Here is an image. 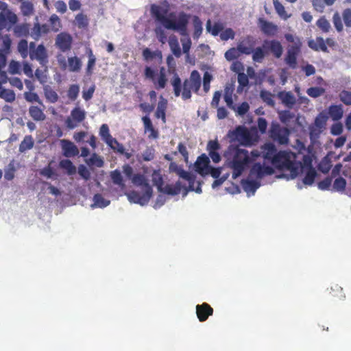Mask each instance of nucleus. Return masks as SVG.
<instances>
[{
    "instance_id": "obj_16",
    "label": "nucleus",
    "mask_w": 351,
    "mask_h": 351,
    "mask_svg": "<svg viewBox=\"0 0 351 351\" xmlns=\"http://www.w3.org/2000/svg\"><path fill=\"white\" fill-rule=\"evenodd\" d=\"M196 314L199 321L203 322L213 314V308L206 302L197 304L196 306Z\"/></svg>"
},
{
    "instance_id": "obj_59",
    "label": "nucleus",
    "mask_w": 351,
    "mask_h": 351,
    "mask_svg": "<svg viewBox=\"0 0 351 351\" xmlns=\"http://www.w3.org/2000/svg\"><path fill=\"white\" fill-rule=\"evenodd\" d=\"M86 162L88 165H95L97 167H102L104 164L103 159L95 153L93 154Z\"/></svg>"
},
{
    "instance_id": "obj_28",
    "label": "nucleus",
    "mask_w": 351,
    "mask_h": 351,
    "mask_svg": "<svg viewBox=\"0 0 351 351\" xmlns=\"http://www.w3.org/2000/svg\"><path fill=\"white\" fill-rule=\"evenodd\" d=\"M29 116L36 121H44L46 116L44 113V108L42 109L36 106H31L29 108Z\"/></svg>"
},
{
    "instance_id": "obj_41",
    "label": "nucleus",
    "mask_w": 351,
    "mask_h": 351,
    "mask_svg": "<svg viewBox=\"0 0 351 351\" xmlns=\"http://www.w3.org/2000/svg\"><path fill=\"white\" fill-rule=\"evenodd\" d=\"M89 23L88 18L86 14L82 12L78 13L75 17V24L80 29H85L88 27Z\"/></svg>"
},
{
    "instance_id": "obj_15",
    "label": "nucleus",
    "mask_w": 351,
    "mask_h": 351,
    "mask_svg": "<svg viewBox=\"0 0 351 351\" xmlns=\"http://www.w3.org/2000/svg\"><path fill=\"white\" fill-rule=\"evenodd\" d=\"M260 156L262 155L263 158L271 163L274 161V158L278 153L276 146L271 143H265L261 146V152H259Z\"/></svg>"
},
{
    "instance_id": "obj_34",
    "label": "nucleus",
    "mask_w": 351,
    "mask_h": 351,
    "mask_svg": "<svg viewBox=\"0 0 351 351\" xmlns=\"http://www.w3.org/2000/svg\"><path fill=\"white\" fill-rule=\"evenodd\" d=\"M34 145V141L31 135H26L23 140L21 141L19 151L21 153H24L27 150L31 149Z\"/></svg>"
},
{
    "instance_id": "obj_23",
    "label": "nucleus",
    "mask_w": 351,
    "mask_h": 351,
    "mask_svg": "<svg viewBox=\"0 0 351 351\" xmlns=\"http://www.w3.org/2000/svg\"><path fill=\"white\" fill-rule=\"evenodd\" d=\"M263 46L265 47H267L272 54L277 58H279L282 54L283 49L282 45L278 40H265Z\"/></svg>"
},
{
    "instance_id": "obj_1",
    "label": "nucleus",
    "mask_w": 351,
    "mask_h": 351,
    "mask_svg": "<svg viewBox=\"0 0 351 351\" xmlns=\"http://www.w3.org/2000/svg\"><path fill=\"white\" fill-rule=\"evenodd\" d=\"M224 156L228 167L232 169V178L236 179L250 167L256 158L260 156V153L258 150H253L249 153L246 149L231 145L226 152Z\"/></svg>"
},
{
    "instance_id": "obj_3",
    "label": "nucleus",
    "mask_w": 351,
    "mask_h": 351,
    "mask_svg": "<svg viewBox=\"0 0 351 351\" xmlns=\"http://www.w3.org/2000/svg\"><path fill=\"white\" fill-rule=\"evenodd\" d=\"M295 158V154L291 152L280 151L271 164L279 170L289 171L291 178H295L302 167V163L297 162Z\"/></svg>"
},
{
    "instance_id": "obj_50",
    "label": "nucleus",
    "mask_w": 351,
    "mask_h": 351,
    "mask_svg": "<svg viewBox=\"0 0 351 351\" xmlns=\"http://www.w3.org/2000/svg\"><path fill=\"white\" fill-rule=\"evenodd\" d=\"M110 178H111L112 182L114 184L118 185L121 188H123L125 186L123 179V177H122V175H121L120 171H119L117 169L112 171L110 172Z\"/></svg>"
},
{
    "instance_id": "obj_32",
    "label": "nucleus",
    "mask_w": 351,
    "mask_h": 351,
    "mask_svg": "<svg viewBox=\"0 0 351 351\" xmlns=\"http://www.w3.org/2000/svg\"><path fill=\"white\" fill-rule=\"evenodd\" d=\"M108 147L114 152L124 155L127 159L130 158L132 156L130 153L125 152L124 146L121 143H119L118 141L114 138H113L112 141L111 146Z\"/></svg>"
},
{
    "instance_id": "obj_40",
    "label": "nucleus",
    "mask_w": 351,
    "mask_h": 351,
    "mask_svg": "<svg viewBox=\"0 0 351 351\" xmlns=\"http://www.w3.org/2000/svg\"><path fill=\"white\" fill-rule=\"evenodd\" d=\"M20 9L21 13L25 16H29L34 13V7L32 2L29 1H25L21 2Z\"/></svg>"
},
{
    "instance_id": "obj_36",
    "label": "nucleus",
    "mask_w": 351,
    "mask_h": 351,
    "mask_svg": "<svg viewBox=\"0 0 351 351\" xmlns=\"http://www.w3.org/2000/svg\"><path fill=\"white\" fill-rule=\"evenodd\" d=\"M242 186L245 191L254 193L261 186L258 181L253 180H244Z\"/></svg>"
},
{
    "instance_id": "obj_53",
    "label": "nucleus",
    "mask_w": 351,
    "mask_h": 351,
    "mask_svg": "<svg viewBox=\"0 0 351 351\" xmlns=\"http://www.w3.org/2000/svg\"><path fill=\"white\" fill-rule=\"evenodd\" d=\"M274 8L278 14L283 19L286 20L290 17V14H287L284 5L278 0H273Z\"/></svg>"
},
{
    "instance_id": "obj_44",
    "label": "nucleus",
    "mask_w": 351,
    "mask_h": 351,
    "mask_svg": "<svg viewBox=\"0 0 351 351\" xmlns=\"http://www.w3.org/2000/svg\"><path fill=\"white\" fill-rule=\"evenodd\" d=\"M11 43L12 41L10 36L5 35L3 38V43L1 47L0 48V54H3L6 60L7 55L10 52Z\"/></svg>"
},
{
    "instance_id": "obj_11",
    "label": "nucleus",
    "mask_w": 351,
    "mask_h": 351,
    "mask_svg": "<svg viewBox=\"0 0 351 351\" xmlns=\"http://www.w3.org/2000/svg\"><path fill=\"white\" fill-rule=\"evenodd\" d=\"M153 193L148 191H144L143 194L141 195L138 192L132 191L128 195V197L131 202L139 204L142 206L147 204L152 196Z\"/></svg>"
},
{
    "instance_id": "obj_61",
    "label": "nucleus",
    "mask_w": 351,
    "mask_h": 351,
    "mask_svg": "<svg viewBox=\"0 0 351 351\" xmlns=\"http://www.w3.org/2000/svg\"><path fill=\"white\" fill-rule=\"evenodd\" d=\"M252 59L257 62H261L265 56V53L263 49L258 47L252 51Z\"/></svg>"
},
{
    "instance_id": "obj_51",
    "label": "nucleus",
    "mask_w": 351,
    "mask_h": 351,
    "mask_svg": "<svg viewBox=\"0 0 351 351\" xmlns=\"http://www.w3.org/2000/svg\"><path fill=\"white\" fill-rule=\"evenodd\" d=\"M24 98L27 102H29V103L36 102L40 106H43V108H45V106H44L42 100L40 99L38 95L36 93H34L33 91L25 92L24 93Z\"/></svg>"
},
{
    "instance_id": "obj_38",
    "label": "nucleus",
    "mask_w": 351,
    "mask_h": 351,
    "mask_svg": "<svg viewBox=\"0 0 351 351\" xmlns=\"http://www.w3.org/2000/svg\"><path fill=\"white\" fill-rule=\"evenodd\" d=\"M179 176L184 180H186L189 182V191L194 190V183L195 180V177L191 174L189 172L186 171L183 169H180L178 172Z\"/></svg>"
},
{
    "instance_id": "obj_48",
    "label": "nucleus",
    "mask_w": 351,
    "mask_h": 351,
    "mask_svg": "<svg viewBox=\"0 0 351 351\" xmlns=\"http://www.w3.org/2000/svg\"><path fill=\"white\" fill-rule=\"evenodd\" d=\"M153 184L157 187L158 191H162L164 184L163 178L159 171L154 170L152 175Z\"/></svg>"
},
{
    "instance_id": "obj_22",
    "label": "nucleus",
    "mask_w": 351,
    "mask_h": 351,
    "mask_svg": "<svg viewBox=\"0 0 351 351\" xmlns=\"http://www.w3.org/2000/svg\"><path fill=\"white\" fill-rule=\"evenodd\" d=\"M8 21L11 25H15L18 21L16 14L10 10H7L4 14L0 12V30L6 27V21Z\"/></svg>"
},
{
    "instance_id": "obj_60",
    "label": "nucleus",
    "mask_w": 351,
    "mask_h": 351,
    "mask_svg": "<svg viewBox=\"0 0 351 351\" xmlns=\"http://www.w3.org/2000/svg\"><path fill=\"white\" fill-rule=\"evenodd\" d=\"M316 175L315 170L311 167L305 175L303 182L306 185H311L314 182Z\"/></svg>"
},
{
    "instance_id": "obj_13",
    "label": "nucleus",
    "mask_w": 351,
    "mask_h": 351,
    "mask_svg": "<svg viewBox=\"0 0 351 351\" xmlns=\"http://www.w3.org/2000/svg\"><path fill=\"white\" fill-rule=\"evenodd\" d=\"M328 116L324 112H320L316 117L314 125L311 126L309 128L311 136L319 134L322 129L325 128Z\"/></svg>"
},
{
    "instance_id": "obj_55",
    "label": "nucleus",
    "mask_w": 351,
    "mask_h": 351,
    "mask_svg": "<svg viewBox=\"0 0 351 351\" xmlns=\"http://www.w3.org/2000/svg\"><path fill=\"white\" fill-rule=\"evenodd\" d=\"M223 27L221 23H215L213 27H211V21L208 20L206 23V29L208 32H211L212 35L217 36L220 32L222 31Z\"/></svg>"
},
{
    "instance_id": "obj_49",
    "label": "nucleus",
    "mask_w": 351,
    "mask_h": 351,
    "mask_svg": "<svg viewBox=\"0 0 351 351\" xmlns=\"http://www.w3.org/2000/svg\"><path fill=\"white\" fill-rule=\"evenodd\" d=\"M193 25L194 28L193 38H198L202 33V23L197 16L193 17Z\"/></svg>"
},
{
    "instance_id": "obj_62",
    "label": "nucleus",
    "mask_w": 351,
    "mask_h": 351,
    "mask_svg": "<svg viewBox=\"0 0 351 351\" xmlns=\"http://www.w3.org/2000/svg\"><path fill=\"white\" fill-rule=\"evenodd\" d=\"M325 90L321 87H311L306 90L308 96L313 98H317L324 94Z\"/></svg>"
},
{
    "instance_id": "obj_43",
    "label": "nucleus",
    "mask_w": 351,
    "mask_h": 351,
    "mask_svg": "<svg viewBox=\"0 0 351 351\" xmlns=\"http://www.w3.org/2000/svg\"><path fill=\"white\" fill-rule=\"evenodd\" d=\"M17 50L21 54V57L25 59L29 56V45L26 40H21L17 45Z\"/></svg>"
},
{
    "instance_id": "obj_30",
    "label": "nucleus",
    "mask_w": 351,
    "mask_h": 351,
    "mask_svg": "<svg viewBox=\"0 0 351 351\" xmlns=\"http://www.w3.org/2000/svg\"><path fill=\"white\" fill-rule=\"evenodd\" d=\"M182 188V185L181 182L178 181L175 184H167L166 186H162L161 192L167 195H175L180 193Z\"/></svg>"
},
{
    "instance_id": "obj_52",
    "label": "nucleus",
    "mask_w": 351,
    "mask_h": 351,
    "mask_svg": "<svg viewBox=\"0 0 351 351\" xmlns=\"http://www.w3.org/2000/svg\"><path fill=\"white\" fill-rule=\"evenodd\" d=\"M93 201L94 204L92 206L93 207L96 206L99 208H105L110 203L109 200L104 199L99 193H97L93 196Z\"/></svg>"
},
{
    "instance_id": "obj_24",
    "label": "nucleus",
    "mask_w": 351,
    "mask_h": 351,
    "mask_svg": "<svg viewBox=\"0 0 351 351\" xmlns=\"http://www.w3.org/2000/svg\"><path fill=\"white\" fill-rule=\"evenodd\" d=\"M308 46L315 51H323L328 53V47L326 45L325 40L322 37L318 36L315 39H311L308 41Z\"/></svg>"
},
{
    "instance_id": "obj_18",
    "label": "nucleus",
    "mask_w": 351,
    "mask_h": 351,
    "mask_svg": "<svg viewBox=\"0 0 351 351\" xmlns=\"http://www.w3.org/2000/svg\"><path fill=\"white\" fill-rule=\"evenodd\" d=\"M63 155L66 157H73L77 156L79 150L71 141L62 139L60 141Z\"/></svg>"
},
{
    "instance_id": "obj_20",
    "label": "nucleus",
    "mask_w": 351,
    "mask_h": 351,
    "mask_svg": "<svg viewBox=\"0 0 351 351\" xmlns=\"http://www.w3.org/2000/svg\"><path fill=\"white\" fill-rule=\"evenodd\" d=\"M131 180L134 185L141 187L144 191H148L150 189V191L153 193L152 186L149 184L148 180L143 174H134Z\"/></svg>"
},
{
    "instance_id": "obj_37",
    "label": "nucleus",
    "mask_w": 351,
    "mask_h": 351,
    "mask_svg": "<svg viewBox=\"0 0 351 351\" xmlns=\"http://www.w3.org/2000/svg\"><path fill=\"white\" fill-rule=\"evenodd\" d=\"M329 295L332 298H337L338 300H343L346 298V295L343 291V288L339 285L335 284L331 286Z\"/></svg>"
},
{
    "instance_id": "obj_17",
    "label": "nucleus",
    "mask_w": 351,
    "mask_h": 351,
    "mask_svg": "<svg viewBox=\"0 0 351 351\" xmlns=\"http://www.w3.org/2000/svg\"><path fill=\"white\" fill-rule=\"evenodd\" d=\"M258 25L262 32L267 36H275L278 30L276 25L262 18L258 19Z\"/></svg>"
},
{
    "instance_id": "obj_63",
    "label": "nucleus",
    "mask_w": 351,
    "mask_h": 351,
    "mask_svg": "<svg viewBox=\"0 0 351 351\" xmlns=\"http://www.w3.org/2000/svg\"><path fill=\"white\" fill-rule=\"evenodd\" d=\"M79 86L77 84H72L69 88L67 96L71 101H74L77 99L79 94Z\"/></svg>"
},
{
    "instance_id": "obj_31",
    "label": "nucleus",
    "mask_w": 351,
    "mask_h": 351,
    "mask_svg": "<svg viewBox=\"0 0 351 351\" xmlns=\"http://www.w3.org/2000/svg\"><path fill=\"white\" fill-rule=\"evenodd\" d=\"M99 135L108 146H111L113 137L110 133V130L107 124L104 123L101 125L99 128Z\"/></svg>"
},
{
    "instance_id": "obj_14",
    "label": "nucleus",
    "mask_w": 351,
    "mask_h": 351,
    "mask_svg": "<svg viewBox=\"0 0 351 351\" xmlns=\"http://www.w3.org/2000/svg\"><path fill=\"white\" fill-rule=\"evenodd\" d=\"M210 167V159L205 154H202L197 157L195 162V171L201 176L208 175V169Z\"/></svg>"
},
{
    "instance_id": "obj_45",
    "label": "nucleus",
    "mask_w": 351,
    "mask_h": 351,
    "mask_svg": "<svg viewBox=\"0 0 351 351\" xmlns=\"http://www.w3.org/2000/svg\"><path fill=\"white\" fill-rule=\"evenodd\" d=\"M60 167L66 170L68 175H73L76 171V168L73 162L69 159L60 160L59 163Z\"/></svg>"
},
{
    "instance_id": "obj_58",
    "label": "nucleus",
    "mask_w": 351,
    "mask_h": 351,
    "mask_svg": "<svg viewBox=\"0 0 351 351\" xmlns=\"http://www.w3.org/2000/svg\"><path fill=\"white\" fill-rule=\"evenodd\" d=\"M0 97L3 98L8 102H12L15 100L16 96L13 90L3 88L0 91Z\"/></svg>"
},
{
    "instance_id": "obj_27",
    "label": "nucleus",
    "mask_w": 351,
    "mask_h": 351,
    "mask_svg": "<svg viewBox=\"0 0 351 351\" xmlns=\"http://www.w3.org/2000/svg\"><path fill=\"white\" fill-rule=\"evenodd\" d=\"M188 81L191 84L193 91L197 93L201 86V77L199 72L196 70L193 71Z\"/></svg>"
},
{
    "instance_id": "obj_35",
    "label": "nucleus",
    "mask_w": 351,
    "mask_h": 351,
    "mask_svg": "<svg viewBox=\"0 0 351 351\" xmlns=\"http://www.w3.org/2000/svg\"><path fill=\"white\" fill-rule=\"evenodd\" d=\"M44 94L46 99L49 103H56L58 100V95L57 93L48 85L45 86L43 88Z\"/></svg>"
},
{
    "instance_id": "obj_10",
    "label": "nucleus",
    "mask_w": 351,
    "mask_h": 351,
    "mask_svg": "<svg viewBox=\"0 0 351 351\" xmlns=\"http://www.w3.org/2000/svg\"><path fill=\"white\" fill-rule=\"evenodd\" d=\"M302 43L300 40L289 47L285 57L286 63L292 69L297 66V56L300 52Z\"/></svg>"
},
{
    "instance_id": "obj_5",
    "label": "nucleus",
    "mask_w": 351,
    "mask_h": 351,
    "mask_svg": "<svg viewBox=\"0 0 351 351\" xmlns=\"http://www.w3.org/2000/svg\"><path fill=\"white\" fill-rule=\"evenodd\" d=\"M290 131L285 127H282L277 122H272L269 130V136L274 142L280 145H287L289 143Z\"/></svg>"
},
{
    "instance_id": "obj_33",
    "label": "nucleus",
    "mask_w": 351,
    "mask_h": 351,
    "mask_svg": "<svg viewBox=\"0 0 351 351\" xmlns=\"http://www.w3.org/2000/svg\"><path fill=\"white\" fill-rule=\"evenodd\" d=\"M328 113L334 121H338L343 117V110L341 105H332L329 107Z\"/></svg>"
},
{
    "instance_id": "obj_42",
    "label": "nucleus",
    "mask_w": 351,
    "mask_h": 351,
    "mask_svg": "<svg viewBox=\"0 0 351 351\" xmlns=\"http://www.w3.org/2000/svg\"><path fill=\"white\" fill-rule=\"evenodd\" d=\"M167 82V78L166 77L165 69L164 67H161L160 69L159 76L156 80L155 88L158 90L165 88Z\"/></svg>"
},
{
    "instance_id": "obj_7",
    "label": "nucleus",
    "mask_w": 351,
    "mask_h": 351,
    "mask_svg": "<svg viewBox=\"0 0 351 351\" xmlns=\"http://www.w3.org/2000/svg\"><path fill=\"white\" fill-rule=\"evenodd\" d=\"M29 58L37 60L42 66H45L48 62V54L45 47L43 45L36 46L34 42L29 43Z\"/></svg>"
},
{
    "instance_id": "obj_56",
    "label": "nucleus",
    "mask_w": 351,
    "mask_h": 351,
    "mask_svg": "<svg viewBox=\"0 0 351 351\" xmlns=\"http://www.w3.org/2000/svg\"><path fill=\"white\" fill-rule=\"evenodd\" d=\"M167 108V101L159 102L157 106L156 111L155 112V116L156 118H161L162 121L165 122L166 119L165 111Z\"/></svg>"
},
{
    "instance_id": "obj_39",
    "label": "nucleus",
    "mask_w": 351,
    "mask_h": 351,
    "mask_svg": "<svg viewBox=\"0 0 351 351\" xmlns=\"http://www.w3.org/2000/svg\"><path fill=\"white\" fill-rule=\"evenodd\" d=\"M69 70L71 72H78L82 67V61L77 56L70 57L68 58Z\"/></svg>"
},
{
    "instance_id": "obj_57",
    "label": "nucleus",
    "mask_w": 351,
    "mask_h": 351,
    "mask_svg": "<svg viewBox=\"0 0 351 351\" xmlns=\"http://www.w3.org/2000/svg\"><path fill=\"white\" fill-rule=\"evenodd\" d=\"M316 25L324 33L328 32L330 29V24L325 16L320 17L317 21Z\"/></svg>"
},
{
    "instance_id": "obj_64",
    "label": "nucleus",
    "mask_w": 351,
    "mask_h": 351,
    "mask_svg": "<svg viewBox=\"0 0 351 351\" xmlns=\"http://www.w3.org/2000/svg\"><path fill=\"white\" fill-rule=\"evenodd\" d=\"M340 100L346 106L351 105V91L343 90L339 93Z\"/></svg>"
},
{
    "instance_id": "obj_9",
    "label": "nucleus",
    "mask_w": 351,
    "mask_h": 351,
    "mask_svg": "<svg viewBox=\"0 0 351 351\" xmlns=\"http://www.w3.org/2000/svg\"><path fill=\"white\" fill-rule=\"evenodd\" d=\"M274 173V169L270 166H265L259 162L254 163L250 171V176L257 179H262L267 176Z\"/></svg>"
},
{
    "instance_id": "obj_54",
    "label": "nucleus",
    "mask_w": 351,
    "mask_h": 351,
    "mask_svg": "<svg viewBox=\"0 0 351 351\" xmlns=\"http://www.w3.org/2000/svg\"><path fill=\"white\" fill-rule=\"evenodd\" d=\"M87 54L88 57V61L87 63L86 73L90 75L93 73V70L96 63V58L93 54L91 49H88Z\"/></svg>"
},
{
    "instance_id": "obj_46",
    "label": "nucleus",
    "mask_w": 351,
    "mask_h": 351,
    "mask_svg": "<svg viewBox=\"0 0 351 351\" xmlns=\"http://www.w3.org/2000/svg\"><path fill=\"white\" fill-rule=\"evenodd\" d=\"M49 22L51 31L54 32H58L62 28V23L60 19L56 14H53L50 16Z\"/></svg>"
},
{
    "instance_id": "obj_4",
    "label": "nucleus",
    "mask_w": 351,
    "mask_h": 351,
    "mask_svg": "<svg viewBox=\"0 0 351 351\" xmlns=\"http://www.w3.org/2000/svg\"><path fill=\"white\" fill-rule=\"evenodd\" d=\"M232 138L243 145H252L258 140V136L256 133L250 132L246 128L243 126L237 127L229 134Z\"/></svg>"
},
{
    "instance_id": "obj_19",
    "label": "nucleus",
    "mask_w": 351,
    "mask_h": 351,
    "mask_svg": "<svg viewBox=\"0 0 351 351\" xmlns=\"http://www.w3.org/2000/svg\"><path fill=\"white\" fill-rule=\"evenodd\" d=\"M254 43L253 38L247 36L237 45V49L241 53L250 55L253 51Z\"/></svg>"
},
{
    "instance_id": "obj_6",
    "label": "nucleus",
    "mask_w": 351,
    "mask_h": 351,
    "mask_svg": "<svg viewBox=\"0 0 351 351\" xmlns=\"http://www.w3.org/2000/svg\"><path fill=\"white\" fill-rule=\"evenodd\" d=\"M171 83L173 88V93L176 97L181 95L183 100H187L191 98V91L193 89L191 84L188 81V79L184 80L183 82L182 91L181 79L177 73L174 75Z\"/></svg>"
},
{
    "instance_id": "obj_12",
    "label": "nucleus",
    "mask_w": 351,
    "mask_h": 351,
    "mask_svg": "<svg viewBox=\"0 0 351 351\" xmlns=\"http://www.w3.org/2000/svg\"><path fill=\"white\" fill-rule=\"evenodd\" d=\"M72 41V37L69 34L62 32L56 36V45L62 52H66L71 49Z\"/></svg>"
},
{
    "instance_id": "obj_47",
    "label": "nucleus",
    "mask_w": 351,
    "mask_h": 351,
    "mask_svg": "<svg viewBox=\"0 0 351 351\" xmlns=\"http://www.w3.org/2000/svg\"><path fill=\"white\" fill-rule=\"evenodd\" d=\"M16 36H27L29 33V25L27 23L17 25L14 28Z\"/></svg>"
},
{
    "instance_id": "obj_25",
    "label": "nucleus",
    "mask_w": 351,
    "mask_h": 351,
    "mask_svg": "<svg viewBox=\"0 0 351 351\" xmlns=\"http://www.w3.org/2000/svg\"><path fill=\"white\" fill-rule=\"evenodd\" d=\"M277 96L282 103L288 108H292L296 103L295 96L290 91H280Z\"/></svg>"
},
{
    "instance_id": "obj_26",
    "label": "nucleus",
    "mask_w": 351,
    "mask_h": 351,
    "mask_svg": "<svg viewBox=\"0 0 351 351\" xmlns=\"http://www.w3.org/2000/svg\"><path fill=\"white\" fill-rule=\"evenodd\" d=\"M144 125L145 132H149L148 138L150 139H156L158 137V132L154 128L152 122L149 117L145 116L142 118Z\"/></svg>"
},
{
    "instance_id": "obj_21",
    "label": "nucleus",
    "mask_w": 351,
    "mask_h": 351,
    "mask_svg": "<svg viewBox=\"0 0 351 351\" xmlns=\"http://www.w3.org/2000/svg\"><path fill=\"white\" fill-rule=\"evenodd\" d=\"M219 149L220 145L217 140L208 141L207 145V150L208 152L209 156L215 163H217L221 160V156L217 152V150Z\"/></svg>"
},
{
    "instance_id": "obj_2",
    "label": "nucleus",
    "mask_w": 351,
    "mask_h": 351,
    "mask_svg": "<svg viewBox=\"0 0 351 351\" xmlns=\"http://www.w3.org/2000/svg\"><path fill=\"white\" fill-rule=\"evenodd\" d=\"M150 12L156 21L160 22L165 29L177 31L182 36L187 34V26L190 19L189 14L181 12L178 14L177 20L174 21L166 16L167 10L156 4L151 5Z\"/></svg>"
},
{
    "instance_id": "obj_8",
    "label": "nucleus",
    "mask_w": 351,
    "mask_h": 351,
    "mask_svg": "<svg viewBox=\"0 0 351 351\" xmlns=\"http://www.w3.org/2000/svg\"><path fill=\"white\" fill-rule=\"evenodd\" d=\"M86 119V112L80 107L74 108L71 112V116L65 121L66 127L69 129H74L79 123Z\"/></svg>"
},
{
    "instance_id": "obj_29",
    "label": "nucleus",
    "mask_w": 351,
    "mask_h": 351,
    "mask_svg": "<svg viewBox=\"0 0 351 351\" xmlns=\"http://www.w3.org/2000/svg\"><path fill=\"white\" fill-rule=\"evenodd\" d=\"M168 43L173 54L176 57H180L182 51L176 36L171 35L169 37Z\"/></svg>"
}]
</instances>
